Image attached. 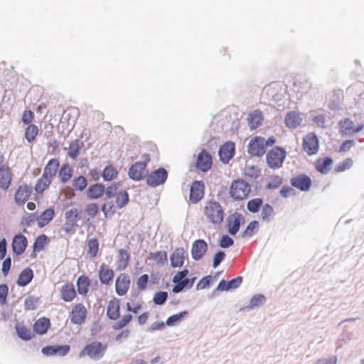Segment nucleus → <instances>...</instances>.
<instances>
[{"label":"nucleus","mask_w":364,"mask_h":364,"mask_svg":"<svg viewBox=\"0 0 364 364\" xmlns=\"http://www.w3.org/2000/svg\"><path fill=\"white\" fill-rule=\"evenodd\" d=\"M204 220L211 225L218 226L224 220L225 211L221 204L214 199L208 200L202 208Z\"/></svg>","instance_id":"f257e3e1"},{"label":"nucleus","mask_w":364,"mask_h":364,"mask_svg":"<svg viewBox=\"0 0 364 364\" xmlns=\"http://www.w3.org/2000/svg\"><path fill=\"white\" fill-rule=\"evenodd\" d=\"M107 348V345L99 341H94L86 345L80 352L79 357L88 356L93 360H99L102 358Z\"/></svg>","instance_id":"f03ea898"},{"label":"nucleus","mask_w":364,"mask_h":364,"mask_svg":"<svg viewBox=\"0 0 364 364\" xmlns=\"http://www.w3.org/2000/svg\"><path fill=\"white\" fill-rule=\"evenodd\" d=\"M250 184L242 179L235 180L230 187V194L235 200L245 199L250 193Z\"/></svg>","instance_id":"7ed1b4c3"},{"label":"nucleus","mask_w":364,"mask_h":364,"mask_svg":"<svg viewBox=\"0 0 364 364\" xmlns=\"http://www.w3.org/2000/svg\"><path fill=\"white\" fill-rule=\"evenodd\" d=\"M150 161L149 154H144L142 156V161L136 162L132 165L129 170V176L134 180L139 181L142 178L143 176L146 173V168L147 164Z\"/></svg>","instance_id":"20e7f679"},{"label":"nucleus","mask_w":364,"mask_h":364,"mask_svg":"<svg viewBox=\"0 0 364 364\" xmlns=\"http://www.w3.org/2000/svg\"><path fill=\"white\" fill-rule=\"evenodd\" d=\"M80 210L77 208H72L65 212V222L63 227V230L65 233L71 234L75 232L80 218Z\"/></svg>","instance_id":"39448f33"},{"label":"nucleus","mask_w":364,"mask_h":364,"mask_svg":"<svg viewBox=\"0 0 364 364\" xmlns=\"http://www.w3.org/2000/svg\"><path fill=\"white\" fill-rule=\"evenodd\" d=\"M285 158V151L280 148H274L267 155V163L270 168H277L282 166Z\"/></svg>","instance_id":"423d86ee"},{"label":"nucleus","mask_w":364,"mask_h":364,"mask_svg":"<svg viewBox=\"0 0 364 364\" xmlns=\"http://www.w3.org/2000/svg\"><path fill=\"white\" fill-rule=\"evenodd\" d=\"M168 177V173L164 168H159L148 175L146 183L149 186L156 187L163 184Z\"/></svg>","instance_id":"0eeeda50"},{"label":"nucleus","mask_w":364,"mask_h":364,"mask_svg":"<svg viewBox=\"0 0 364 364\" xmlns=\"http://www.w3.org/2000/svg\"><path fill=\"white\" fill-rule=\"evenodd\" d=\"M70 321L74 324L83 323L87 317V309L82 303L75 304L70 311Z\"/></svg>","instance_id":"6e6552de"},{"label":"nucleus","mask_w":364,"mask_h":364,"mask_svg":"<svg viewBox=\"0 0 364 364\" xmlns=\"http://www.w3.org/2000/svg\"><path fill=\"white\" fill-rule=\"evenodd\" d=\"M264 139L261 136L252 138L248 145V152L252 156H262L265 153Z\"/></svg>","instance_id":"1a4fd4ad"},{"label":"nucleus","mask_w":364,"mask_h":364,"mask_svg":"<svg viewBox=\"0 0 364 364\" xmlns=\"http://www.w3.org/2000/svg\"><path fill=\"white\" fill-rule=\"evenodd\" d=\"M319 144L317 136L309 133L304 138L303 149L309 155H314L318 151Z\"/></svg>","instance_id":"9d476101"},{"label":"nucleus","mask_w":364,"mask_h":364,"mask_svg":"<svg viewBox=\"0 0 364 364\" xmlns=\"http://www.w3.org/2000/svg\"><path fill=\"white\" fill-rule=\"evenodd\" d=\"M205 184L202 181H195L191 186L189 200L192 203H197L204 196Z\"/></svg>","instance_id":"9b49d317"},{"label":"nucleus","mask_w":364,"mask_h":364,"mask_svg":"<svg viewBox=\"0 0 364 364\" xmlns=\"http://www.w3.org/2000/svg\"><path fill=\"white\" fill-rule=\"evenodd\" d=\"M32 193V187L28 184H22L18 187L14 194V200L18 205H22L28 200Z\"/></svg>","instance_id":"f8f14e48"},{"label":"nucleus","mask_w":364,"mask_h":364,"mask_svg":"<svg viewBox=\"0 0 364 364\" xmlns=\"http://www.w3.org/2000/svg\"><path fill=\"white\" fill-rule=\"evenodd\" d=\"M212 156L205 150H202L198 154L196 162V166L203 172H207L212 167Z\"/></svg>","instance_id":"ddd939ff"},{"label":"nucleus","mask_w":364,"mask_h":364,"mask_svg":"<svg viewBox=\"0 0 364 364\" xmlns=\"http://www.w3.org/2000/svg\"><path fill=\"white\" fill-rule=\"evenodd\" d=\"M130 277L127 274H120L115 281L116 293L119 296L125 295L130 287Z\"/></svg>","instance_id":"4468645a"},{"label":"nucleus","mask_w":364,"mask_h":364,"mask_svg":"<svg viewBox=\"0 0 364 364\" xmlns=\"http://www.w3.org/2000/svg\"><path fill=\"white\" fill-rule=\"evenodd\" d=\"M208 250V244L203 240H197L191 248L192 257L195 260H199L203 257Z\"/></svg>","instance_id":"2eb2a0df"},{"label":"nucleus","mask_w":364,"mask_h":364,"mask_svg":"<svg viewBox=\"0 0 364 364\" xmlns=\"http://www.w3.org/2000/svg\"><path fill=\"white\" fill-rule=\"evenodd\" d=\"M13 173L11 168L9 166H1L0 167V188L6 191L11 184Z\"/></svg>","instance_id":"dca6fc26"},{"label":"nucleus","mask_w":364,"mask_h":364,"mask_svg":"<svg viewBox=\"0 0 364 364\" xmlns=\"http://www.w3.org/2000/svg\"><path fill=\"white\" fill-rule=\"evenodd\" d=\"M114 271L105 263H102L99 269V279L100 282L105 285H109L114 279Z\"/></svg>","instance_id":"f3484780"},{"label":"nucleus","mask_w":364,"mask_h":364,"mask_svg":"<svg viewBox=\"0 0 364 364\" xmlns=\"http://www.w3.org/2000/svg\"><path fill=\"white\" fill-rule=\"evenodd\" d=\"M70 350V347L68 345L48 346L43 348L42 353L47 356H52L57 354L60 356H64L69 353Z\"/></svg>","instance_id":"a211bd4d"},{"label":"nucleus","mask_w":364,"mask_h":364,"mask_svg":"<svg viewBox=\"0 0 364 364\" xmlns=\"http://www.w3.org/2000/svg\"><path fill=\"white\" fill-rule=\"evenodd\" d=\"M186 259V251L182 247L174 250L170 257L171 266L173 268L181 267L183 265Z\"/></svg>","instance_id":"6ab92c4d"},{"label":"nucleus","mask_w":364,"mask_h":364,"mask_svg":"<svg viewBox=\"0 0 364 364\" xmlns=\"http://www.w3.org/2000/svg\"><path fill=\"white\" fill-rule=\"evenodd\" d=\"M27 243V239L24 235L21 234L16 235L12 242V249L14 252L17 255L23 254L26 250Z\"/></svg>","instance_id":"aec40b11"},{"label":"nucleus","mask_w":364,"mask_h":364,"mask_svg":"<svg viewBox=\"0 0 364 364\" xmlns=\"http://www.w3.org/2000/svg\"><path fill=\"white\" fill-rule=\"evenodd\" d=\"M234 154L235 144L233 142H227L220 148L219 155L223 163H228L233 157Z\"/></svg>","instance_id":"412c9836"},{"label":"nucleus","mask_w":364,"mask_h":364,"mask_svg":"<svg viewBox=\"0 0 364 364\" xmlns=\"http://www.w3.org/2000/svg\"><path fill=\"white\" fill-rule=\"evenodd\" d=\"M55 216L54 209L47 208L36 217L37 225L38 228H44L48 225Z\"/></svg>","instance_id":"4be33fe9"},{"label":"nucleus","mask_w":364,"mask_h":364,"mask_svg":"<svg viewBox=\"0 0 364 364\" xmlns=\"http://www.w3.org/2000/svg\"><path fill=\"white\" fill-rule=\"evenodd\" d=\"M242 218L239 213H234L228 218V228L230 235H235L239 230Z\"/></svg>","instance_id":"5701e85b"},{"label":"nucleus","mask_w":364,"mask_h":364,"mask_svg":"<svg viewBox=\"0 0 364 364\" xmlns=\"http://www.w3.org/2000/svg\"><path fill=\"white\" fill-rule=\"evenodd\" d=\"M77 296L75 289L72 283H65L60 289V298L66 301H72Z\"/></svg>","instance_id":"b1692460"},{"label":"nucleus","mask_w":364,"mask_h":364,"mask_svg":"<svg viewBox=\"0 0 364 364\" xmlns=\"http://www.w3.org/2000/svg\"><path fill=\"white\" fill-rule=\"evenodd\" d=\"M119 309V300L118 299L114 298L111 299L107 304V316L112 320H117L120 316Z\"/></svg>","instance_id":"393cba45"},{"label":"nucleus","mask_w":364,"mask_h":364,"mask_svg":"<svg viewBox=\"0 0 364 364\" xmlns=\"http://www.w3.org/2000/svg\"><path fill=\"white\" fill-rule=\"evenodd\" d=\"M60 167V162L57 159H51L46 165L43 176L50 180L56 175Z\"/></svg>","instance_id":"a878e982"},{"label":"nucleus","mask_w":364,"mask_h":364,"mask_svg":"<svg viewBox=\"0 0 364 364\" xmlns=\"http://www.w3.org/2000/svg\"><path fill=\"white\" fill-rule=\"evenodd\" d=\"M130 255L127 250L121 249L118 251L117 259L116 261L117 269L119 271L124 270L129 262Z\"/></svg>","instance_id":"bb28decb"},{"label":"nucleus","mask_w":364,"mask_h":364,"mask_svg":"<svg viewBox=\"0 0 364 364\" xmlns=\"http://www.w3.org/2000/svg\"><path fill=\"white\" fill-rule=\"evenodd\" d=\"M263 121V115L261 111L255 110L251 112L247 118L248 125L250 129H255L259 127Z\"/></svg>","instance_id":"cd10ccee"},{"label":"nucleus","mask_w":364,"mask_h":364,"mask_svg":"<svg viewBox=\"0 0 364 364\" xmlns=\"http://www.w3.org/2000/svg\"><path fill=\"white\" fill-rule=\"evenodd\" d=\"M105 192V186L101 183H96L89 187L87 191V196L90 199H97L102 196Z\"/></svg>","instance_id":"c85d7f7f"},{"label":"nucleus","mask_w":364,"mask_h":364,"mask_svg":"<svg viewBox=\"0 0 364 364\" xmlns=\"http://www.w3.org/2000/svg\"><path fill=\"white\" fill-rule=\"evenodd\" d=\"M91 282L86 275H81L77 280V288L79 294L86 296L89 291Z\"/></svg>","instance_id":"c756f323"},{"label":"nucleus","mask_w":364,"mask_h":364,"mask_svg":"<svg viewBox=\"0 0 364 364\" xmlns=\"http://www.w3.org/2000/svg\"><path fill=\"white\" fill-rule=\"evenodd\" d=\"M50 324L48 318L46 317L40 318L33 324V331L38 334L43 335L47 332Z\"/></svg>","instance_id":"7c9ffc66"},{"label":"nucleus","mask_w":364,"mask_h":364,"mask_svg":"<svg viewBox=\"0 0 364 364\" xmlns=\"http://www.w3.org/2000/svg\"><path fill=\"white\" fill-rule=\"evenodd\" d=\"M332 163L333 160L330 157L318 159L316 162V168L318 172L326 174L331 170Z\"/></svg>","instance_id":"2f4dec72"},{"label":"nucleus","mask_w":364,"mask_h":364,"mask_svg":"<svg viewBox=\"0 0 364 364\" xmlns=\"http://www.w3.org/2000/svg\"><path fill=\"white\" fill-rule=\"evenodd\" d=\"M33 277V270L30 268H26L19 274L17 280V284L19 287H25L31 282Z\"/></svg>","instance_id":"473e14b6"},{"label":"nucleus","mask_w":364,"mask_h":364,"mask_svg":"<svg viewBox=\"0 0 364 364\" xmlns=\"http://www.w3.org/2000/svg\"><path fill=\"white\" fill-rule=\"evenodd\" d=\"M73 169L68 164H63L59 168L58 177L63 183L69 181L73 176Z\"/></svg>","instance_id":"72a5a7b5"},{"label":"nucleus","mask_w":364,"mask_h":364,"mask_svg":"<svg viewBox=\"0 0 364 364\" xmlns=\"http://www.w3.org/2000/svg\"><path fill=\"white\" fill-rule=\"evenodd\" d=\"M52 180L43 176L38 178L35 185L34 189L37 194H42L51 184Z\"/></svg>","instance_id":"f704fd0d"},{"label":"nucleus","mask_w":364,"mask_h":364,"mask_svg":"<svg viewBox=\"0 0 364 364\" xmlns=\"http://www.w3.org/2000/svg\"><path fill=\"white\" fill-rule=\"evenodd\" d=\"M16 331L18 336L23 340L29 341L33 337L32 331L22 323H17L16 325Z\"/></svg>","instance_id":"c9c22d12"},{"label":"nucleus","mask_w":364,"mask_h":364,"mask_svg":"<svg viewBox=\"0 0 364 364\" xmlns=\"http://www.w3.org/2000/svg\"><path fill=\"white\" fill-rule=\"evenodd\" d=\"M274 212L272 206L267 203L262 207L260 219L262 222L269 223L274 218Z\"/></svg>","instance_id":"e433bc0d"},{"label":"nucleus","mask_w":364,"mask_h":364,"mask_svg":"<svg viewBox=\"0 0 364 364\" xmlns=\"http://www.w3.org/2000/svg\"><path fill=\"white\" fill-rule=\"evenodd\" d=\"M311 186V179L306 175H297V189L302 191H307Z\"/></svg>","instance_id":"4c0bfd02"},{"label":"nucleus","mask_w":364,"mask_h":364,"mask_svg":"<svg viewBox=\"0 0 364 364\" xmlns=\"http://www.w3.org/2000/svg\"><path fill=\"white\" fill-rule=\"evenodd\" d=\"M50 239L45 234L39 235L35 240L33 250V252H41L44 250L45 247L49 243Z\"/></svg>","instance_id":"58836bf2"},{"label":"nucleus","mask_w":364,"mask_h":364,"mask_svg":"<svg viewBox=\"0 0 364 364\" xmlns=\"http://www.w3.org/2000/svg\"><path fill=\"white\" fill-rule=\"evenodd\" d=\"M87 255L92 258L96 257L99 252V242L97 239L92 238L88 240L87 241Z\"/></svg>","instance_id":"ea45409f"},{"label":"nucleus","mask_w":364,"mask_h":364,"mask_svg":"<svg viewBox=\"0 0 364 364\" xmlns=\"http://www.w3.org/2000/svg\"><path fill=\"white\" fill-rule=\"evenodd\" d=\"M38 134V128L35 124H29L25 129V138L29 143L33 142Z\"/></svg>","instance_id":"a19ab883"},{"label":"nucleus","mask_w":364,"mask_h":364,"mask_svg":"<svg viewBox=\"0 0 364 364\" xmlns=\"http://www.w3.org/2000/svg\"><path fill=\"white\" fill-rule=\"evenodd\" d=\"M353 122L348 118L341 120L339 122L340 132L341 133V134L347 136L352 134V131L353 129Z\"/></svg>","instance_id":"79ce46f5"},{"label":"nucleus","mask_w":364,"mask_h":364,"mask_svg":"<svg viewBox=\"0 0 364 364\" xmlns=\"http://www.w3.org/2000/svg\"><path fill=\"white\" fill-rule=\"evenodd\" d=\"M188 315L187 311H181L178 314H173L169 316L166 320V325L168 326H173L180 323L185 317Z\"/></svg>","instance_id":"37998d69"},{"label":"nucleus","mask_w":364,"mask_h":364,"mask_svg":"<svg viewBox=\"0 0 364 364\" xmlns=\"http://www.w3.org/2000/svg\"><path fill=\"white\" fill-rule=\"evenodd\" d=\"M118 175L117 168L112 165L107 166L102 172V177L105 181H112Z\"/></svg>","instance_id":"c03bdc74"},{"label":"nucleus","mask_w":364,"mask_h":364,"mask_svg":"<svg viewBox=\"0 0 364 364\" xmlns=\"http://www.w3.org/2000/svg\"><path fill=\"white\" fill-rule=\"evenodd\" d=\"M151 258L159 267L164 266L168 260L167 253L165 251H157L153 253Z\"/></svg>","instance_id":"a18cd8bd"},{"label":"nucleus","mask_w":364,"mask_h":364,"mask_svg":"<svg viewBox=\"0 0 364 364\" xmlns=\"http://www.w3.org/2000/svg\"><path fill=\"white\" fill-rule=\"evenodd\" d=\"M80 141L78 139H75L74 141H72L68 147V154L69 157L75 159L80 154Z\"/></svg>","instance_id":"49530a36"},{"label":"nucleus","mask_w":364,"mask_h":364,"mask_svg":"<svg viewBox=\"0 0 364 364\" xmlns=\"http://www.w3.org/2000/svg\"><path fill=\"white\" fill-rule=\"evenodd\" d=\"M117 209H118L117 205H114L113 202L109 201L103 205L102 211L105 218H111L114 215Z\"/></svg>","instance_id":"de8ad7c7"},{"label":"nucleus","mask_w":364,"mask_h":364,"mask_svg":"<svg viewBox=\"0 0 364 364\" xmlns=\"http://www.w3.org/2000/svg\"><path fill=\"white\" fill-rule=\"evenodd\" d=\"M262 198H254L247 202V210L253 213H257L259 208L262 206Z\"/></svg>","instance_id":"09e8293b"},{"label":"nucleus","mask_w":364,"mask_h":364,"mask_svg":"<svg viewBox=\"0 0 364 364\" xmlns=\"http://www.w3.org/2000/svg\"><path fill=\"white\" fill-rule=\"evenodd\" d=\"M129 202V195L126 191H121L117 194L116 203L118 209L124 208Z\"/></svg>","instance_id":"8fccbe9b"},{"label":"nucleus","mask_w":364,"mask_h":364,"mask_svg":"<svg viewBox=\"0 0 364 364\" xmlns=\"http://www.w3.org/2000/svg\"><path fill=\"white\" fill-rule=\"evenodd\" d=\"M132 319V316L131 314H125L123 316L122 319H120L113 325L112 328L114 330L116 331L122 329L130 323Z\"/></svg>","instance_id":"3c124183"},{"label":"nucleus","mask_w":364,"mask_h":364,"mask_svg":"<svg viewBox=\"0 0 364 364\" xmlns=\"http://www.w3.org/2000/svg\"><path fill=\"white\" fill-rule=\"evenodd\" d=\"M353 165V161L351 158H347L344 161L338 164L335 168L337 172H343L350 169Z\"/></svg>","instance_id":"603ef678"},{"label":"nucleus","mask_w":364,"mask_h":364,"mask_svg":"<svg viewBox=\"0 0 364 364\" xmlns=\"http://www.w3.org/2000/svg\"><path fill=\"white\" fill-rule=\"evenodd\" d=\"M73 186L77 191H82L87 186V180L82 176H80L73 181Z\"/></svg>","instance_id":"864d4df0"},{"label":"nucleus","mask_w":364,"mask_h":364,"mask_svg":"<svg viewBox=\"0 0 364 364\" xmlns=\"http://www.w3.org/2000/svg\"><path fill=\"white\" fill-rule=\"evenodd\" d=\"M259 228V223L256 220L251 222L242 232V237H251Z\"/></svg>","instance_id":"5fc2aeb1"},{"label":"nucleus","mask_w":364,"mask_h":364,"mask_svg":"<svg viewBox=\"0 0 364 364\" xmlns=\"http://www.w3.org/2000/svg\"><path fill=\"white\" fill-rule=\"evenodd\" d=\"M39 299L34 296H28L24 301L26 310H35L37 309Z\"/></svg>","instance_id":"6e6d98bb"},{"label":"nucleus","mask_w":364,"mask_h":364,"mask_svg":"<svg viewBox=\"0 0 364 364\" xmlns=\"http://www.w3.org/2000/svg\"><path fill=\"white\" fill-rule=\"evenodd\" d=\"M168 298V294L166 291H159L156 292L154 296V302L157 305H162L165 303Z\"/></svg>","instance_id":"4d7b16f0"},{"label":"nucleus","mask_w":364,"mask_h":364,"mask_svg":"<svg viewBox=\"0 0 364 364\" xmlns=\"http://www.w3.org/2000/svg\"><path fill=\"white\" fill-rule=\"evenodd\" d=\"M149 280V277L148 274H143L139 277L136 281V286L138 289L141 291H144L146 289L147 284Z\"/></svg>","instance_id":"13d9d810"},{"label":"nucleus","mask_w":364,"mask_h":364,"mask_svg":"<svg viewBox=\"0 0 364 364\" xmlns=\"http://www.w3.org/2000/svg\"><path fill=\"white\" fill-rule=\"evenodd\" d=\"M85 211L90 217L94 218L99 212V207L97 203H90L86 205Z\"/></svg>","instance_id":"bf43d9fd"},{"label":"nucleus","mask_w":364,"mask_h":364,"mask_svg":"<svg viewBox=\"0 0 364 364\" xmlns=\"http://www.w3.org/2000/svg\"><path fill=\"white\" fill-rule=\"evenodd\" d=\"M264 300H265V298L263 295H262V294L255 295L250 299L249 306L252 309L259 306L264 303Z\"/></svg>","instance_id":"052dcab7"},{"label":"nucleus","mask_w":364,"mask_h":364,"mask_svg":"<svg viewBox=\"0 0 364 364\" xmlns=\"http://www.w3.org/2000/svg\"><path fill=\"white\" fill-rule=\"evenodd\" d=\"M281 184L282 178L278 176H274L269 178L267 188L269 189H274L278 188Z\"/></svg>","instance_id":"680f3d73"},{"label":"nucleus","mask_w":364,"mask_h":364,"mask_svg":"<svg viewBox=\"0 0 364 364\" xmlns=\"http://www.w3.org/2000/svg\"><path fill=\"white\" fill-rule=\"evenodd\" d=\"M9 292V287L6 284H3L0 285V304H5L6 303V298Z\"/></svg>","instance_id":"e2e57ef3"},{"label":"nucleus","mask_w":364,"mask_h":364,"mask_svg":"<svg viewBox=\"0 0 364 364\" xmlns=\"http://www.w3.org/2000/svg\"><path fill=\"white\" fill-rule=\"evenodd\" d=\"M34 114L31 110H25L22 114V122L24 124L29 125L33 120Z\"/></svg>","instance_id":"0e129e2a"},{"label":"nucleus","mask_w":364,"mask_h":364,"mask_svg":"<svg viewBox=\"0 0 364 364\" xmlns=\"http://www.w3.org/2000/svg\"><path fill=\"white\" fill-rule=\"evenodd\" d=\"M188 274V270L187 269H184L183 270L178 272L173 278V282H182L186 278V276Z\"/></svg>","instance_id":"69168bd1"},{"label":"nucleus","mask_w":364,"mask_h":364,"mask_svg":"<svg viewBox=\"0 0 364 364\" xmlns=\"http://www.w3.org/2000/svg\"><path fill=\"white\" fill-rule=\"evenodd\" d=\"M234 243L233 240L228 235H223L220 240V246L223 248H227L232 246Z\"/></svg>","instance_id":"338daca9"},{"label":"nucleus","mask_w":364,"mask_h":364,"mask_svg":"<svg viewBox=\"0 0 364 364\" xmlns=\"http://www.w3.org/2000/svg\"><path fill=\"white\" fill-rule=\"evenodd\" d=\"M286 124L290 128L296 127V113L294 112H290L286 117Z\"/></svg>","instance_id":"774afa93"}]
</instances>
